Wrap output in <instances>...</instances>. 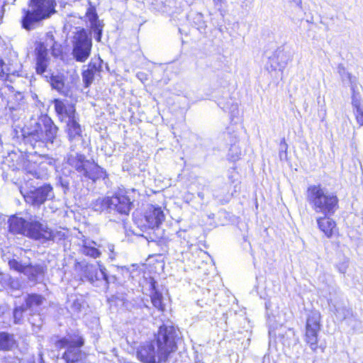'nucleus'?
Segmentation results:
<instances>
[{"mask_svg": "<svg viewBox=\"0 0 363 363\" xmlns=\"http://www.w3.org/2000/svg\"><path fill=\"white\" fill-rule=\"evenodd\" d=\"M177 330L173 325L163 324L159 328L155 340L141 345L137 357L143 363L165 362L169 354L177 350Z\"/></svg>", "mask_w": 363, "mask_h": 363, "instance_id": "f257e3e1", "label": "nucleus"}, {"mask_svg": "<svg viewBox=\"0 0 363 363\" xmlns=\"http://www.w3.org/2000/svg\"><path fill=\"white\" fill-rule=\"evenodd\" d=\"M13 128L15 136L22 138L26 144L33 149L44 148L49 144H58L57 138L59 128L47 115L40 117L29 127L13 125Z\"/></svg>", "mask_w": 363, "mask_h": 363, "instance_id": "f03ea898", "label": "nucleus"}, {"mask_svg": "<svg viewBox=\"0 0 363 363\" xmlns=\"http://www.w3.org/2000/svg\"><path fill=\"white\" fill-rule=\"evenodd\" d=\"M9 231L13 235H20L28 238L40 241L60 240L65 236L60 231H54L50 228L47 223L36 216L30 215L23 218L18 215H12L8 219Z\"/></svg>", "mask_w": 363, "mask_h": 363, "instance_id": "7ed1b4c3", "label": "nucleus"}, {"mask_svg": "<svg viewBox=\"0 0 363 363\" xmlns=\"http://www.w3.org/2000/svg\"><path fill=\"white\" fill-rule=\"evenodd\" d=\"M55 0H29L28 9H22V28L28 31L35 29L57 12Z\"/></svg>", "mask_w": 363, "mask_h": 363, "instance_id": "20e7f679", "label": "nucleus"}, {"mask_svg": "<svg viewBox=\"0 0 363 363\" xmlns=\"http://www.w3.org/2000/svg\"><path fill=\"white\" fill-rule=\"evenodd\" d=\"M306 199L317 213L334 215L339 208V199L335 193L329 191L320 184L310 185L306 191Z\"/></svg>", "mask_w": 363, "mask_h": 363, "instance_id": "39448f33", "label": "nucleus"}, {"mask_svg": "<svg viewBox=\"0 0 363 363\" xmlns=\"http://www.w3.org/2000/svg\"><path fill=\"white\" fill-rule=\"evenodd\" d=\"M84 345V339L78 333L60 337L55 342L58 352L57 357L61 356L65 363H78L85 357V353L82 350Z\"/></svg>", "mask_w": 363, "mask_h": 363, "instance_id": "423d86ee", "label": "nucleus"}, {"mask_svg": "<svg viewBox=\"0 0 363 363\" xmlns=\"http://www.w3.org/2000/svg\"><path fill=\"white\" fill-rule=\"evenodd\" d=\"M90 208L100 213L128 215L131 210L132 202L127 195L118 191L111 196L99 197L93 200Z\"/></svg>", "mask_w": 363, "mask_h": 363, "instance_id": "0eeeda50", "label": "nucleus"}, {"mask_svg": "<svg viewBox=\"0 0 363 363\" xmlns=\"http://www.w3.org/2000/svg\"><path fill=\"white\" fill-rule=\"evenodd\" d=\"M67 164L72 167L81 177L82 179L91 180L96 182L107 177L106 172L97 164L86 160L81 153H70L65 158Z\"/></svg>", "mask_w": 363, "mask_h": 363, "instance_id": "6e6552de", "label": "nucleus"}, {"mask_svg": "<svg viewBox=\"0 0 363 363\" xmlns=\"http://www.w3.org/2000/svg\"><path fill=\"white\" fill-rule=\"evenodd\" d=\"M73 58L79 62H84L89 57L92 48V39L87 30L79 29L72 38Z\"/></svg>", "mask_w": 363, "mask_h": 363, "instance_id": "1a4fd4ad", "label": "nucleus"}, {"mask_svg": "<svg viewBox=\"0 0 363 363\" xmlns=\"http://www.w3.org/2000/svg\"><path fill=\"white\" fill-rule=\"evenodd\" d=\"M321 329V315L318 311H311L307 316L304 341L313 352L318 348V333Z\"/></svg>", "mask_w": 363, "mask_h": 363, "instance_id": "9d476101", "label": "nucleus"}, {"mask_svg": "<svg viewBox=\"0 0 363 363\" xmlns=\"http://www.w3.org/2000/svg\"><path fill=\"white\" fill-rule=\"evenodd\" d=\"M57 160L47 154H39L33 162L29 161L26 170L36 179H45L48 175V167L55 168Z\"/></svg>", "mask_w": 363, "mask_h": 363, "instance_id": "9b49d317", "label": "nucleus"}, {"mask_svg": "<svg viewBox=\"0 0 363 363\" xmlns=\"http://www.w3.org/2000/svg\"><path fill=\"white\" fill-rule=\"evenodd\" d=\"M106 268L98 263L97 265L86 264L83 267V277L96 287L107 289L109 281Z\"/></svg>", "mask_w": 363, "mask_h": 363, "instance_id": "f8f14e48", "label": "nucleus"}, {"mask_svg": "<svg viewBox=\"0 0 363 363\" xmlns=\"http://www.w3.org/2000/svg\"><path fill=\"white\" fill-rule=\"evenodd\" d=\"M52 103L60 121L66 123L79 117L76 111L75 106L68 101L55 99Z\"/></svg>", "mask_w": 363, "mask_h": 363, "instance_id": "ddd939ff", "label": "nucleus"}, {"mask_svg": "<svg viewBox=\"0 0 363 363\" xmlns=\"http://www.w3.org/2000/svg\"><path fill=\"white\" fill-rule=\"evenodd\" d=\"M54 198L52 186L50 184H44L35 189L30 191L25 196L26 202L33 205L40 206L48 199Z\"/></svg>", "mask_w": 363, "mask_h": 363, "instance_id": "4468645a", "label": "nucleus"}, {"mask_svg": "<svg viewBox=\"0 0 363 363\" xmlns=\"http://www.w3.org/2000/svg\"><path fill=\"white\" fill-rule=\"evenodd\" d=\"M289 59V55L282 47H279L272 55L268 57V61L265 65V68L270 73L276 72L277 70L282 72Z\"/></svg>", "mask_w": 363, "mask_h": 363, "instance_id": "2eb2a0df", "label": "nucleus"}, {"mask_svg": "<svg viewBox=\"0 0 363 363\" xmlns=\"http://www.w3.org/2000/svg\"><path fill=\"white\" fill-rule=\"evenodd\" d=\"M35 72L38 75L45 77L46 74L51 72L48 65L50 58L48 55V50L44 43H38L35 48Z\"/></svg>", "mask_w": 363, "mask_h": 363, "instance_id": "dca6fc26", "label": "nucleus"}, {"mask_svg": "<svg viewBox=\"0 0 363 363\" xmlns=\"http://www.w3.org/2000/svg\"><path fill=\"white\" fill-rule=\"evenodd\" d=\"M65 132L67 139L71 143L70 149L74 151L78 143L83 140L82 129L79 124V117L66 123Z\"/></svg>", "mask_w": 363, "mask_h": 363, "instance_id": "f3484780", "label": "nucleus"}, {"mask_svg": "<svg viewBox=\"0 0 363 363\" xmlns=\"http://www.w3.org/2000/svg\"><path fill=\"white\" fill-rule=\"evenodd\" d=\"M89 6L86 11V17L89 22L91 31L94 33L95 40L100 42L104 24L102 21L99 19L96 8L91 4L90 1H89Z\"/></svg>", "mask_w": 363, "mask_h": 363, "instance_id": "a211bd4d", "label": "nucleus"}, {"mask_svg": "<svg viewBox=\"0 0 363 363\" xmlns=\"http://www.w3.org/2000/svg\"><path fill=\"white\" fill-rule=\"evenodd\" d=\"M164 218L165 216L162 208L153 205L147 208L145 215L147 226L151 229L158 228L164 220Z\"/></svg>", "mask_w": 363, "mask_h": 363, "instance_id": "6ab92c4d", "label": "nucleus"}, {"mask_svg": "<svg viewBox=\"0 0 363 363\" xmlns=\"http://www.w3.org/2000/svg\"><path fill=\"white\" fill-rule=\"evenodd\" d=\"M22 65L17 59L12 61L0 59V76H19Z\"/></svg>", "mask_w": 363, "mask_h": 363, "instance_id": "aec40b11", "label": "nucleus"}, {"mask_svg": "<svg viewBox=\"0 0 363 363\" xmlns=\"http://www.w3.org/2000/svg\"><path fill=\"white\" fill-rule=\"evenodd\" d=\"M333 215H323L316 219L318 228L325 235L330 238L336 229V223L330 217Z\"/></svg>", "mask_w": 363, "mask_h": 363, "instance_id": "412c9836", "label": "nucleus"}, {"mask_svg": "<svg viewBox=\"0 0 363 363\" xmlns=\"http://www.w3.org/2000/svg\"><path fill=\"white\" fill-rule=\"evenodd\" d=\"M45 267L41 264H28L23 270V274L26 275L28 279L33 282H38L43 279Z\"/></svg>", "mask_w": 363, "mask_h": 363, "instance_id": "4be33fe9", "label": "nucleus"}, {"mask_svg": "<svg viewBox=\"0 0 363 363\" xmlns=\"http://www.w3.org/2000/svg\"><path fill=\"white\" fill-rule=\"evenodd\" d=\"M218 105L223 111L229 112L230 118L232 122H238L240 116V111L237 103H234V101H233V100L230 99L226 102H224L223 101H219Z\"/></svg>", "mask_w": 363, "mask_h": 363, "instance_id": "5701e85b", "label": "nucleus"}, {"mask_svg": "<svg viewBox=\"0 0 363 363\" xmlns=\"http://www.w3.org/2000/svg\"><path fill=\"white\" fill-rule=\"evenodd\" d=\"M17 346L14 335L7 332H0V351H11Z\"/></svg>", "mask_w": 363, "mask_h": 363, "instance_id": "b1692460", "label": "nucleus"}, {"mask_svg": "<svg viewBox=\"0 0 363 363\" xmlns=\"http://www.w3.org/2000/svg\"><path fill=\"white\" fill-rule=\"evenodd\" d=\"M286 13L293 21L303 20L305 11L303 8L302 2L286 4Z\"/></svg>", "mask_w": 363, "mask_h": 363, "instance_id": "393cba45", "label": "nucleus"}, {"mask_svg": "<svg viewBox=\"0 0 363 363\" xmlns=\"http://www.w3.org/2000/svg\"><path fill=\"white\" fill-rule=\"evenodd\" d=\"M45 298L43 296L37 294H28L25 298V306L26 309L33 311L38 312L40 306L43 304Z\"/></svg>", "mask_w": 363, "mask_h": 363, "instance_id": "a878e982", "label": "nucleus"}, {"mask_svg": "<svg viewBox=\"0 0 363 363\" xmlns=\"http://www.w3.org/2000/svg\"><path fill=\"white\" fill-rule=\"evenodd\" d=\"M45 80L50 83L53 89L57 90L58 92H62L65 87L64 77L60 74H55L53 72H50L45 77Z\"/></svg>", "mask_w": 363, "mask_h": 363, "instance_id": "bb28decb", "label": "nucleus"}, {"mask_svg": "<svg viewBox=\"0 0 363 363\" xmlns=\"http://www.w3.org/2000/svg\"><path fill=\"white\" fill-rule=\"evenodd\" d=\"M151 301L152 303V305L157 308L159 311H164V305L163 303V296L162 293H160L157 289H156V283L154 280L151 281Z\"/></svg>", "mask_w": 363, "mask_h": 363, "instance_id": "cd10ccee", "label": "nucleus"}, {"mask_svg": "<svg viewBox=\"0 0 363 363\" xmlns=\"http://www.w3.org/2000/svg\"><path fill=\"white\" fill-rule=\"evenodd\" d=\"M81 250L84 255L92 258L99 257L101 254L96 247V243L91 240L84 241Z\"/></svg>", "mask_w": 363, "mask_h": 363, "instance_id": "c85d7f7f", "label": "nucleus"}, {"mask_svg": "<svg viewBox=\"0 0 363 363\" xmlns=\"http://www.w3.org/2000/svg\"><path fill=\"white\" fill-rule=\"evenodd\" d=\"M331 311L334 313L337 320L342 321L350 315V310L340 304L333 305Z\"/></svg>", "mask_w": 363, "mask_h": 363, "instance_id": "c756f323", "label": "nucleus"}, {"mask_svg": "<svg viewBox=\"0 0 363 363\" xmlns=\"http://www.w3.org/2000/svg\"><path fill=\"white\" fill-rule=\"evenodd\" d=\"M189 20L194 26L199 30L201 31L206 27V22L203 20V16L201 13H191L189 16Z\"/></svg>", "mask_w": 363, "mask_h": 363, "instance_id": "7c9ffc66", "label": "nucleus"}, {"mask_svg": "<svg viewBox=\"0 0 363 363\" xmlns=\"http://www.w3.org/2000/svg\"><path fill=\"white\" fill-rule=\"evenodd\" d=\"M357 84H352L351 86L352 90V110L356 108H363L362 99L359 92L357 90Z\"/></svg>", "mask_w": 363, "mask_h": 363, "instance_id": "2f4dec72", "label": "nucleus"}, {"mask_svg": "<svg viewBox=\"0 0 363 363\" xmlns=\"http://www.w3.org/2000/svg\"><path fill=\"white\" fill-rule=\"evenodd\" d=\"M25 306H17L13 312V321L16 324H20L23 318V313L26 311Z\"/></svg>", "mask_w": 363, "mask_h": 363, "instance_id": "473e14b6", "label": "nucleus"}, {"mask_svg": "<svg viewBox=\"0 0 363 363\" xmlns=\"http://www.w3.org/2000/svg\"><path fill=\"white\" fill-rule=\"evenodd\" d=\"M96 73L91 72L87 69H85L82 72V79L85 87H89L93 82Z\"/></svg>", "mask_w": 363, "mask_h": 363, "instance_id": "72a5a7b5", "label": "nucleus"}, {"mask_svg": "<svg viewBox=\"0 0 363 363\" xmlns=\"http://www.w3.org/2000/svg\"><path fill=\"white\" fill-rule=\"evenodd\" d=\"M241 155V150L238 145L234 144L232 145L229 149L228 152V157L229 160L235 162L240 158V155Z\"/></svg>", "mask_w": 363, "mask_h": 363, "instance_id": "f704fd0d", "label": "nucleus"}, {"mask_svg": "<svg viewBox=\"0 0 363 363\" xmlns=\"http://www.w3.org/2000/svg\"><path fill=\"white\" fill-rule=\"evenodd\" d=\"M337 70L343 82L347 79L350 83V86H352V84H356L351 74L345 71L342 65H340L337 67Z\"/></svg>", "mask_w": 363, "mask_h": 363, "instance_id": "c9c22d12", "label": "nucleus"}, {"mask_svg": "<svg viewBox=\"0 0 363 363\" xmlns=\"http://www.w3.org/2000/svg\"><path fill=\"white\" fill-rule=\"evenodd\" d=\"M287 148L288 145L285 141V139L283 138L281 140V143L279 144V158L281 160H286L287 158Z\"/></svg>", "mask_w": 363, "mask_h": 363, "instance_id": "e433bc0d", "label": "nucleus"}, {"mask_svg": "<svg viewBox=\"0 0 363 363\" xmlns=\"http://www.w3.org/2000/svg\"><path fill=\"white\" fill-rule=\"evenodd\" d=\"M9 265L11 269H13L16 271L20 272L23 274L24 268H26V265L22 264L18 260L13 259L9 260Z\"/></svg>", "mask_w": 363, "mask_h": 363, "instance_id": "4c0bfd02", "label": "nucleus"}, {"mask_svg": "<svg viewBox=\"0 0 363 363\" xmlns=\"http://www.w3.org/2000/svg\"><path fill=\"white\" fill-rule=\"evenodd\" d=\"M69 307L74 312H79L82 306V300L79 298L69 299Z\"/></svg>", "mask_w": 363, "mask_h": 363, "instance_id": "58836bf2", "label": "nucleus"}, {"mask_svg": "<svg viewBox=\"0 0 363 363\" xmlns=\"http://www.w3.org/2000/svg\"><path fill=\"white\" fill-rule=\"evenodd\" d=\"M13 100L18 102V105L16 106L11 105L9 106L11 110H18L20 109L18 106L25 103L23 94L21 92H17L14 94Z\"/></svg>", "mask_w": 363, "mask_h": 363, "instance_id": "ea45409f", "label": "nucleus"}, {"mask_svg": "<svg viewBox=\"0 0 363 363\" xmlns=\"http://www.w3.org/2000/svg\"><path fill=\"white\" fill-rule=\"evenodd\" d=\"M352 112L359 126H363V108L353 109Z\"/></svg>", "mask_w": 363, "mask_h": 363, "instance_id": "a19ab883", "label": "nucleus"}, {"mask_svg": "<svg viewBox=\"0 0 363 363\" xmlns=\"http://www.w3.org/2000/svg\"><path fill=\"white\" fill-rule=\"evenodd\" d=\"M99 60H97L96 61H94V60H91L89 65L86 66V69L91 71V72H94V73H97V72H100V69H101V65H100V62H99Z\"/></svg>", "mask_w": 363, "mask_h": 363, "instance_id": "79ce46f5", "label": "nucleus"}, {"mask_svg": "<svg viewBox=\"0 0 363 363\" xmlns=\"http://www.w3.org/2000/svg\"><path fill=\"white\" fill-rule=\"evenodd\" d=\"M48 49V47L53 48L55 45L54 35L51 32H48L45 36V41L43 43Z\"/></svg>", "mask_w": 363, "mask_h": 363, "instance_id": "37998d69", "label": "nucleus"}, {"mask_svg": "<svg viewBox=\"0 0 363 363\" xmlns=\"http://www.w3.org/2000/svg\"><path fill=\"white\" fill-rule=\"evenodd\" d=\"M348 263H349L348 259L344 258L342 262H339L336 265V267H337L338 272H340L341 274H345L348 267Z\"/></svg>", "mask_w": 363, "mask_h": 363, "instance_id": "c03bdc74", "label": "nucleus"}, {"mask_svg": "<svg viewBox=\"0 0 363 363\" xmlns=\"http://www.w3.org/2000/svg\"><path fill=\"white\" fill-rule=\"evenodd\" d=\"M58 182L63 188L65 192L69 190V179L67 177H60Z\"/></svg>", "mask_w": 363, "mask_h": 363, "instance_id": "a18cd8bd", "label": "nucleus"}, {"mask_svg": "<svg viewBox=\"0 0 363 363\" xmlns=\"http://www.w3.org/2000/svg\"><path fill=\"white\" fill-rule=\"evenodd\" d=\"M136 77L143 83H145L148 79L147 74L143 72H138Z\"/></svg>", "mask_w": 363, "mask_h": 363, "instance_id": "49530a36", "label": "nucleus"}, {"mask_svg": "<svg viewBox=\"0 0 363 363\" xmlns=\"http://www.w3.org/2000/svg\"><path fill=\"white\" fill-rule=\"evenodd\" d=\"M106 248L108 250V251L109 252V253H112L113 254L114 252V249H115V247L113 244H111V243H108L107 245H106Z\"/></svg>", "mask_w": 363, "mask_h": 363, "instance_id": "de8ad7c7", "label": "nucleus"}, {"mask_svg": "<svg viewBox=\"0 0 363 363\" xmlns=\"http://www.w3.org/2000/svg\"><path fill=\"white\" fill-rule=\"evenodd\" d=\"M285 1L286 2V4L302 2V0H285Z\"/></svg>", "mask_w": 363, "mask_h": 363, "instance_id": "09e8293b", "label": "nucleus"}, {"mask_svg": "<svg viewBox=\"0 0 363 363\" xmlns=\"http://www.w3.org/2000/svg\"><path fill=\"white\" fill-rule=\"evenodd\" d=\"M213 1L216 6L221 5L224 2V0H213Z\"/></svg>", "mask_w": 363, "mask_h": 363, "instance_id": "8fccbe9b", "label": "nucleus"}, {"mask_svg": "<svg viewBox=\"0 0 363 363\" xmlns=\"http://www.w3.org/2000/svg\"><path fill=\"white\" fill-rule=\"evenodd\" d=\"M116 256V252H113V254L110 252L109 255H108L109 259H111V260H113L115 259Z\"/></svg>", "mask_w": 363, "mask_h": 363, "instance_id": "3c124183", "label": "nucleus"}, {"mask_svg": "<svg viewBox=\"0 0 363 363\" xmlns=\"http://www.w3.org/2000/svg\"><path fill=\"white\" fill-rule=\"evenodd\" d=\"M4 13V6H2L0 9V18H2Z\"/></svg>", "mask_w": 363, "mask_h": 363, "instance_id": "603ef678", "label": "nucleus"}, {"mask_svg": "<svg viewBox=\"0 0 363 363\" xmlns=\"http://www.w3.org/2000/svg\"><path fill=\"white\" fill-rule=\"evenodd\" d=\"M39 356H40V363H45V361L43 360V354L40 353Z\"/></svg>", "mask_w": 363, "mask_h": 363, "instance_id": "864d4df0", "label": "nucleus"}, {"mask_svg": "<svg viewBox=\"0 0 363 363\" xmlns=\"http://www.w3.org/2000/svg\"><path fill=\"white\" fill-rule=\"evenodd\" d=\"M289 331L293 335H294V331L292 329H289Z\"/></svg>", "mask_w": 363, "mask_h": 363, "instance_id": "5fc2aeb1", "label": "nucleus"}, {"mask_svg": "<svg viewBox=\"0 0 363 363\" xmlns=\"http://www.w3.org/2000/svg\"><path fill=\"white\" fill-rule=\"evenodd\" d=\"M13 104V101L12 100H11L9 102V104Z\"/></svg>", "mask_w": 363, "mask_h": 363, "instance_id": "6e6d98bb", "label": "nucleus"}, {"mask_svg": "<svg viewBox=\"0 0 363 363\" xmlns=\"http://www.w3.org/2000/svg\"><path fill=\"white\" fill-rule=\"evenodd\" d=\"M320 347H321V349H322V351H323V350H324V349H325V347H322V346H320Z\"/></svg>", "mask_w": 363, "mask_h": 363, "instance_id": "4d7b16f0", "label": "nucleus"}, {"mask_svg": "<svg viewBox=\"0 0 363 363\" xmlns=\"http://www.w3.org/2000/svg\"><path fill=\"white\" fill-rule=\"evenodd\" d=\"M30 322H31V324H32V325H34V323H33V322H32V320H30Z\"/></svg>", "mask_w": 363, "mask_h": 363, "instance_id": "13d9d810", "label": "nucleus"}, {"mask_svg": "<svg viewBox=\"0 0 363 363\" xmlns=\"http://www.w3.org/2000/svg\"><path fill=\"white\" fill-rule=\"evenodd\" d=\"M30 322H31V324H32V325H34V323H33V322H32V320H30Z\"/></svg>", "mask_w": 363, "mask_h": 363, "instance_id": "bf43d9fd", "label": "nucleus"}, {"mask_svg": "<svg viewBox=\"0 0 363 363\" xmlns=\"http://www.w3.org/2000/svg\"><path fill=\"white\" fill-rule=\"evenodd\" d=\"M30 322H31V324H32V325H34V323H33V322H32V320H30Z\"/></svg>", "mask_w": 363, "mask_h": 363, "instance_id": "052dcab7", "label": "nucleus"}, {"mask_svg": "<svg viewBox=\"0 0 363 363\" xmlns=\"http://www.w3.org/2000/svg\"><path fill=\"white\" fill-rule=\"evenodd\" d=\"M199 196L201 197L202 194H199Z\"/></svg>", "mask_w": 363, "mask_h": 363, "instance_id": "680f3d73", "label": "nucleus"}]
</instances>
